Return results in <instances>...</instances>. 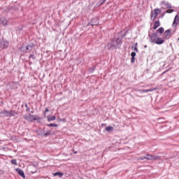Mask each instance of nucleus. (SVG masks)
I'll list each match as a JSON object with an SVG mask.
<instances>
[{
  "instance_id": "1",
  "label": "nucleus",
  "mask_w": 179,
  "mask_h": 179,
  "mask_svg": "<svg viewBox=\"0 0 179 179\" xmlns=\"http://www.w3.org/2000/svg\"><path fill=\"white\" fill-rule=\"evenodd\" d=\"M24 120H27V121H30L31 122H33V121H37L38 120V117L37 115H24Z\"/></svg>"
},
{
  "instance_id": "14",
  "label": "nucleus",
  "mask_w": 179,
  "mask_h": 179,
  "mask_svg": "<svg viewBox=\"0 0 179 179\" xmlns=\"http://www.w3.org/2000/svg\"><path fill=\"white\" fill-rule=\"evenodd\" d=\"M57 120V117L55 116H48V121H55Z\"/></svg>"
},
{
  "instance_id": "10",
  "label": "nucleus",
  "mask_w": 179,
  "mask_h": 179,
  "mask_svg": "<svg viewBox=\"0 0 179 179\" xmlns=\"http://www.w3.org/2000/svg\"><path fill=\"white\" fill-rule=\"evenodd\" d=\"M0 114H3L5 117H10V111H8L6 110H4L0 113Z\"/></svg>"
},
{
  "instance_id": "24",
  "label": "nucleus",
  "mask_w": 179,
  "mask_h": 179,
  "mask_svg": "<svg viewBox=\"0 0 179 179\" xmlns=\"http://www.w3.org/2000/svg\"><path fill=\"white\" fill-rule=\"evenodd\" d=\"M93 20H92V21L91 22V24L92 25V26H96V24H98V23H99V22H97V20H96V22H93Z\"/></svg>"
},
{
  "instance_id": "2",
  "label": "nucleus",
  "mask_w": 179,
  "mask_h": 179,
  "mask_svg": "<svg viewBox=\"0 0 179 179\" xmlns=\"http://www.w3.org/2000/svg\"><path fill=\"white\" fill-rule=\"evenodd\" d=\"M162 13L161 9L155 8L151 13V19L152 20H155V19L157 17V15H159V13Z\"/></svg>"
},
{
  "instance_id": "29",
  "label": "nucleus",
  "mask_w": 179,
  "mask_h": 179,
  "mask_svg": "<svg viewBox=\"0 0 179 179\" xmlns=\"http://www.w3.org/2000/svg\"><path fill=\"white\" fill-rule=\"evenodd\" d=\"M139 92H141V93H146V90H140Z\"/></svg>"
},
{
  "instance_id": "28",
  "label": "nucleus",
  "mask_w": 179,
  "mask_h": 179,
  "mask_svg": "<svg viewBox=\"0 0 179 179\" xmlns=\"http://www.w3.org/2000/svg\"><path fill=\"white\" fill-rule=\"evenodd\" d=\"M173 12H174V10L173 9H170V10H166L167 13H173Z\"/></svg>"
},
{
  "instance_id": "38",
  "label": "nucleus",
  "mask_w": 179,
  "mask_h": 179,
  "mask_svg": "<svg viewBox=\"0 0 179 179\" xmlns=\"http://www.w3.org/2000/svg\"><path fill=\"white\" fill-rule=\"evenodd\" d=\"M31 173H34V172L31 171Z\"/></svg>"
},
{
  "instance_id": "20",
  "label": "nucleus",
  "mask_w": 179,
  "mask_h": 179,
  "mask_svg": "<svg viewBox=\"0 0 179 179\" xmlns=\"http://www.w3.org/2000/svg\"><path fill=\"white\" fill-rule=\"evenodd\" d=\"M157 31H158V33H160V34H162V33L164 31V29H163V27H160L157 30Z\"/></svg>"
},
{
  "instance_id": "15",
  "label": "nucleus",
  "mask_w": 179,
  "mask_h": 179,
  "mask_svg": "<svg viewBox=\"0 0 179 179\" xmlns=\"http://www.w3.org/2000/svg\"><path fill=\"white\" fill-rule=\"evenodd\" d=\"M145 160H153V155H146Z\"/></svg>"
},
{
  "instance_id": "36",
  "label": "nucleus",
  "mask_w": 179,
  "mask_h": 179,
  "mask_svg": "<svg viewBox=\"0 0 179 179\" xmlns=\"http://www.w3.org/2000/svg\"><path fill=\"white\" fill-rule=\"evenodd\" d=\"M27 110H30V108H27Z\"/></svg>"
},
{
  "instance_id": "21",
  "label": "nucleus",
  "mask_w": 179,
  "mask_h": 179,
  "mask_svg": "<svg viewBox=\"0 0 179 179\" xmlns=\"http://www.w3.org/2000/svg\"><path fill=\"white\" fill-rule=\"evenodd\" d=\"M152 160H160V156H154L152 155Z\"/></svg>"
},
{
  "instance_id": "17",
  "label": "nucleus",
  "mask_w": 179,
  "mask_h": 179,
  "mask_svg": "<svg viewBox=\"0 0 179 179\" xmlns=\"http://www.w3.org/2000/svg\"><path fill=\"white\" fill-rule=\"evenodd\" d=\"M159 26H160V22L159 21H156L155 22L154 29L156 30V29H157V27H159Z\"/></svg>"
},
{
  "instance_id": "31",
  "label": "nucleus",
  "mask_w": 179,
  "mask_h": 179,
  "mask_svg": "<svg viewBox=\"0 0 179 179\" xmlns=\"http://www.w3.org/2000/svg\"><path fill=\"white\" fill-rule=\"evenodd\" d=\"M134 51H135L136 52H138V48L135 47V48H134Z\"/></svg>"
},
{
  "instance_id": "33",
  "label": "nucleus",
  "mask_w": 179,
  "mask_h": 179,
  "mask_svg": "<svg viewBox=\"0 0 179 179\" xmlns=\"http://www.w3.org/2000/svg\"><path fill=\"white\" fill-rule=\"evenodd\" d=\"M104 2H106V0H103V1L101 2V5H103V3H104Z\"/></svg>"
},
{
  "instance_id": "23",
  "label": "nucleus",
  "mask_w": 179,
  "mask_h": 179,
  "mask_svg": "<svg viewBox=\"0 0 179 179\" xmlns=\"http://www.w3.org/2000/svg\"><path fill=\"white\" fill-rule=\"evenodd\" d=\"M48 127H58V124L52 123V124H48Z\"/></svg>"
},
{
  "instance_id": "19",
  "label": "nucleus",
  "mask_w": 179,
  "mask_h": 179,
  "mask_svg": "<svg viewBox=\"0 0 179 179\" xmlns=\"http://www.w3.org/2000/svg\"><path fill=\"white\" fill-rule=\"evenodd\" d=\"M57 176H59V177H62L64 176V173L60 172H56L54 173V176L57 177Z\"/></svg>"
},
{
  "instance_id": "39",
  "label": "nucleus",
  "mask_w": 179,
  "mask_h": 179,
  "mask_svg": "<svg viewBox=\"0 0 179 179\" xmlns=\"http://www.w3.org/2000/svg\"><path fill=\"white\" fill-rule=\"evenodd\" d=\"M0 36H1V34H0Z\"/></svg>"
},
{
  "instance_id": "34",
  "label": "nucleus",
  "mask_w": 179,
  "mask_h": 179,
  "mask_svg": "<svg viewBox=\"0 0 179 179\" xmlns=\"http://www.w3.org/2000/svg\"><path fill=\"white\" fill-rule=\"evenodd\" d=\"M29 58H33V55H30V56H29Z\"/></svg>"
},
{
  "instance_id": "3",
  "label": "nucleus",
  "mask_w": 179,
  "mask_h": 179,
  "mask_svg": "<svg viewBox=\"0 0 179 179\" xmlns=\"http://www.w3.org/2000/svg\"><path fill=\"white\" fill-rule=\"evenodd\" d=\"M34 47H35L34 44V43H31L30 45H29L27 47L21 48V50L24 52H27V51H31V50H33V48H34Z\"/></svg>"
},
{
  "instance_id": "30",
  "label": "nucleus",
  "mask_w": 179,
  "mask_h": 179,
  "mask_svg": "<svg viewBox=\"0 0 179 179\" xmlns=\"http://www.w3.org/2000/svg\"><path fill=\"white\" fill-rule=\"evenodd\" d=\"M131 62H135V57H132Z\"/></svg>"
},
{
  "instance_id": "12",
  "label": "nucleus",
  "mask_w": 179,
  "mask_h": 179,
  "mask_svg": "<svg viewBox=\"0 0 179 179\" xmlns=\"http://www.w3.org/2000/svg\"><path fill=\"white\" fill-rule=\"evenodd\" d=\"M178 22H179V17L178 15H176L174 21L173 22V26H177V24H178Z\"/></svg>"
},
{
  "instance_id": "27",
  "label": "nucleus",
  "mask_w": 179,
  "mask_h": 179,
  "mask_svg": "<svg viewBox=\"0 0 179 179\" xmlns=\"http://www.w3.org/2000/svg\"><path fill=\"white\" fill-rule=\"evenodd\" d=\"M154 90H156V88L146 90L145 92H146V93H148V92H153Z\"/></svg>"
},
{
  "instance_id": "6",
  "label": "nucleus",
  "mask_w": 179,
  "mask_h": 179,
  "mask_svg": "<svg viewBox=\"0 0 179 179\" xmlns=\"http://www.w3.org/2000/svg\"><path fill=\"white\" fill-rule=\"evenodd\" d=\"M170 37H171V31L168 29L164 33V38H165V40H169Z\"/></svg>"
},
{
  "instance_id": "16",
  "label": "nucleus",
  "mask_w": 179,
  "mask_h": 179,
  "mask_svg": "<svg viewBox=\"0 0 179 179\" xmlns=\"http://www.w3.org/2000/svg\"><path fill=\"white\" fill-rule=\"evenodd\" d=\"M15 115H17V113L15 110H10V117H15Z\"/></svg>"
},
{
  "instance_id": "8",
  "label": "nucleus",
  "mask_w": 179,
  "mask_h": 179,
  "mask_svg": "<svg viewBox=\"0 0 179 179\" xmlns=\"http://www.w3.org/2000/svg\"><path fill=\"white\" fill-rule=\"evenodd\" d=\"M16 171L17 172V173L19 174V176H21L22 178H26V176L24 175V171H23V170L17 168L15 169Z\"/></svg>"
},
{
  "instance_id": "26",
  "label": "nucleus",
  "mask_w": 179,
  "mask_h": 179,
  "mask_svg": "<svg viewBox=\"0 0 179 179\" xmlns=\"http://www.w3.org/2000/svg\"><path fill=\"white\" fill-rule=\"evenodd\" d=\"M131 55L132 58H135V57H136V53L135 52H133L131 53Z\"/></svg>"
},
{
  "instance_id": "13",
  "label": "nucleus",
  "mask_w": 179,
  "mask_h": 179,
  "mask_svg": "<svg viewBox=\"0 0 179 179\" xmlns=\"http://www.w3.org/2000/svg\"><path fill=\"white\" fill-rule=\"evenodd\" d=\"M54 134V131H51V130H49L48 131H46L45 133V134L43 135V136H50V135H53Z\"/></svg>"
},
{
  "instance_id": "5",
  "label": "nucleus",
  "mask_w": 179,
  "mask_h": 179,
  "mask_svg": "<svg viewBox=\"0 0 179 179\" xmlns=\"http://www.w3.org/2000/svg\"><path fill=\"white\" fill-rule=\"evenodd\" d=\"M0 46L1 48H7L9 47V42L8 41L2 40L0 42Z\"/></svg>"
},
{
  "instance_id": "7",
  "label": "nucleus",
  "mask_w": 179,
  "mask_h": 179,
  "mask_svg": "<svg viewBox=\"0 0 179 179\" xmlns=\"http://www.w3.org/2000/svg\"><path fill=\"white\" fill-rule=\"evenodd\" d=\"M157 40V34H156L155 33H153L151 35H150V41H151V43H155Z\"/></svg>"
},
{
  "instance_id": "22",
  "label": "nucleus",
  "mask_w": 179,
  "mask_h": 179,
  "mask_svg": "<svg viewBox=\"0 0 179 179\" xmlns=\"http://www.w3.org/2000/svg\"><path fill=\"white\" fill-rule=\"evenodd\" d=\"M11 164H14V166H17V161H16V159H12Z\"/></svg>"
},
{
  "instance_id": "37",
  "label": "nucleus",
  "mask_w": 179,
  "mask_h": 179,
  "mask_svg": "<svg viewBox=\"0 0 179 179\" xmlns=\"http://www.w3.org/2000/svg\"><path fill=\"white\" fill-rule=\"evenodd\" d=\"M136 45H138V43H136Z\"/></svg>"
},
{
  "instance_id": "4",
  "label": "nucleus",
  "mask_w": 179,
  "mask_h": 179,
  "mask_svg": "<svg viewBox=\"0 0 179 179\" xmlns=\"http://www.w3.org/2000/svg\"><path fill=\"white\" fill-rule=\"evenodd\" d=\"M118 44H121V39L118 38L115 42H112V45H110V44H108L106 45V48H108V50H110V48H112L113 47H117V45H118Z\"/></svg>"
},
{
  "instance_id": "11",
  "label": "nucleus",
  "mask_w": 179,
  "mask_h": 179,
  "mask_svg": "<svg viewBox=\"0 0 179 179\" xmlns=\"http://www.w3.org/2000/svg\"><path fill=\"white\" fill-rule=\"evenodd\" d=\"M163 43H164V41L163 40V38H157V41H155V44L160 45V44H163Z\"/></svg>"
},
{
  "instance_id": "35",
  "label": "nucleus",
  "mask_w": 179,
  "mask_h": 179,
  "mask_svg": "<svg viewBox=\"0 0 179 179\" xmlns=\"http://www.w3.org/2000/svg\"><path fill=\"white\" fill-rule=\"evenodd\" d=\"M76 153H78V152H76H76H74V154H75V155H76Z\"/></svg>"
},
{
  "instance_id": "18",
  "label": "nucleus",
  "mask_w": 179,
  "mask_h": 179,
  "mask_svg": "<svg viewBox=\"0 0 179 179\" xmlns=\"http://www.w3.org/2000/svg\"><path fill=\"white\" fill-rule=\"evenodd\" d=\"M106 131H107L108 132L113 131H114V127H113L111 126L107 127L106 128Z\"/></svg>"
},
{
  "instance_id": "32",
  "label": "nucleus",
  "mask_w": 179,
  "mask_h": 179,
  "mask_svg": "<svg viewBox=\"0 0 179 179\" xmlns=\"http://www.w3.org/2000/svg\"><path fill=\"white\" fill-rule=\"evenodd\" d=\"M50 111V110H48V108H46L45 110V113H48Z\"/></svg>"
},
{
  "instance_id": "9",
  "label": "nucleus",
  "mask_w": 179,
  "mask_h": 179,
  "mask_svg": "<svg viewBox=\"0 0 179 179\" xmlns=\"http://www.w3.org/2000/svg\"><path fill=\"white\" fill-rule=\"evenodd\" d=\"M0 22L1 24H3V26H6V24H8V20H6V18H4V17L1 18Z\"/></svg>"
},
{
  "instance_id": "25",
  "label": "nucleus",
  "mask_w": 179,
  "mask_h": 179,
  "mask_svg": "<svg viewBox=\"0 0 179 179\" xmlns=\"http://www.w3.org/2000/svg\"><path fill=\"white\" fill-rule=\"evenodd\" d=\"M145 159H146V157H140L137 158L138 160H145Z\"/></svg>"
}]
</instances>
